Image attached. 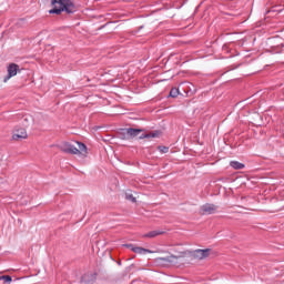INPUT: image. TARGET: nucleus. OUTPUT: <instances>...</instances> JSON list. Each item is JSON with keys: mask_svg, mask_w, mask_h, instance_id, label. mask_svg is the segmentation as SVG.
Wrapping results in <instances>:
<instances>
[{"mask_svg": "<svg viewBox=\"0 0 284 284\" xmlns=\"http://www.w3.org/2000/svg\"><path fill=\"white\" fill-rule=\"evenodd\" d=\"M123 247H128L131 252H134V254H154V251L143 248L141 246H134V244H123Z\"/></svg>", "mask_w": 284, "mask_h": 284, "instance_id": "4", "label": "nucleus"}, {"mask_svg": "<svg viewBox=\"0 0 284 284\" xmlns=\"http://www.w3.org/2000/svg\"><path fill=\"white\" fill-rule=\"evenodd\" d=\"M57 3H59L60 8L54 7L49 10V14H61V12L74 14V12H77V4H74V0H51V6H57Z\"/></svg>", "mask_w": 284, "mask_h": 284, "instance_id": "1", "label": "nucleus"}, {"mask_svg": "<svg viewBox=\"0 0 284 284\" xmlns=\"http://www.w3.org/2000/svg\"><path fill=\"white\" fill-rule=\"evenodd\" d=\"M141 132H144L143 129H134V128H129L126 129V134L129 139H135V136H139Z\"/></svg>", "mask_w": 284, "mask_h": 284, "instance_id": "11", "label": "nucleus"}, {"mask_svg": "<svg viewBox=\"0 0 284 284\" xmlns=\"http://www.w3.org/2000/svg\"><path fill=\"white\" fill-rule=\"evenodd\" d=\"M126 199L129 201H132V203H136V197L132 196V195H126Z\"/></svg>", "mask_w": 284, "mask_h": 284, "instance_id": "19", "label": "nucleus"}, {"mask_svg": "<svg viewBox=\"0 0 284 284\" xmlns=\"http://www.w3.org/2000/svg\"><path fill=\"white\" fill-rule=\"evenodd\" d=\"M165 234L164 231H150L149 233L143 235V239H156V236H161Z\"/></svg>", "mask_w": 284, "mask_h": 284, "instance_id": "12", "label": "nucleus"}, {"mask_svg": "<svg viewBox=\"0 0 284 284\" xmlns=\"http://www.w3.org/2000/svg\"><path fill=\"white\" fill-rule=\"evenodd\" d=\"M97 281V273H85L81 276V283L90 284Z\"/></svg>", "mask_w": 284, "mask_h": 284, "instance_id": "9", "label": "nucleus"}, {"mask_svg": "<svg viewBox=\"0 0 284 284\" xmlns=\"http://www.w3.org/2000/svg\"><path fill=\"white\" fill-rule=\"evenodd\" d=\"M216 210H219V206L215 204L206 203L201 206L200 214H202V216H205V214H215Z\"/></svg>", "mask_w": 284, "mask_h": 284, "instance_id": "6", "label": "nucleus"}, {"mask_svg": "<svg viewBox=\"0 0 284 284\" xmlns=\"http://www.w3.org/2000/svg\"><path fill=\"white\" fill-rule=\"evenodd\" d=\"M158 150L161 154H168V152H170V148L163 145L158 146Z\"/></svg>", "mask_w": 284, "mask_h": 284, "instance_id": "17", "label": "nucleus"}, {"mask_svg": "<svg viewBox=\"0 0 284 284\" xmlns=\"http://www.w3.org/2000/svg\"><path fill=\"white\" fill-rule=\"evenodd\" d=\"M282 9H278V7H272L271 10L267 11V13L270 12H281Z\"/></svg>", "mask_w": 284, "mask_h": 284, "instance_id": "18", "label": "nucleus"}, {"mask_svg": "<svg viewBox=\"0 0 284 284\" xmlns=\"http://www.w3.org/2000/svg\"><path fill=\"white\" fill-rule=\"evenodd\" d=\"M119 139H122V141H128L130 138L128 136V129H120L118 132Z\"/></svg>", "mask_w": 284, "mask_h": 284, "instance_id": "13", "label": "nucleus"}, {"mask_svg": "<svg viewBox=\"0 0 284 284\" xmlns=\"http://www.w3.org/2000/svg\"><path fill=\"white\" fill-rule=\"evenodd\" d=\"M8 74L3 79V83H8L12 77H17V73L19 72V64L17 63H10L7 69Z\"/></svg>", "mask_w": 284, "mask_h": 284, "instance_id": "3", "label": "nucleus"}, {"mask_svg": "<svg viewBox=\"0 0 284 284\" xmlns=\"http://www.w3.org/2000/svg\"><path fill=\"white\" fill-rule=\"evenodd\" d=\"M163 136V131L161 130H154L149 133H143L139 136L140 140L142 139H161Z\"/></svg>", "mask_w": 284, "mask_h": 284, "instance_id": "7", "label": "nucleus"}, {"mask_svg": "<svg viewBox=\"0 0 284 284\" xmlns=\"http://www.w3.org/2000/svg\"><path fill=\"white\" fill-rule=\"evenodd\" d=\"M230 165H231V168H233V170H243L245 168V164H243L239 161H231Z\"/></svg>", "mask_w": 284, "mask_h": 284, "instance_id": "14", "label": "nucleus"}, {"mask_svg": "<svg viewBox=\"0 0 284 284\" xmlns=\"http://www.w3.org/2000/svg\"><path fill=\"white\" fill-rule=\"evenodd\" d=\"M23 139H28V131L26 129H18L12 135L13 141H23Z\"/></svg>", "mask_w": 284, "mask_h": 284, "instance_id": "8", "label": "nucleus"}, {"mask_svg": "<svg viewBox=\"0 0 284 284\" xmlns=\"http://www.w3.org/2000/svg\"><path fill=\"white\" fill-rule=\"evenodd\" d=\"M22 119H23V121H28V118H26V116H23Z\"/></svg>", "mask_w": 284, "mask_h": 284, "instance_id": "20", "label": "nucleus"}, {"mask_svg": "<svg viewBox=\"0 0 284 284\" xmlns=\"http://www.w3.org/2000/svg\"><path fill=\"white\" fill-rule=\"evenodd\" d=\"M0 281H3L4 283H12V276L10 275H1Z\"/></svg>", "mask_w": 284, "mask_h": 284, "instance_id": "16", "label": "nucleus"}, {"mask_svg": "<svg viewBox=\"0 0 284 284\" xmlns=\"http://www.w3.org/2000/svg\"><path fill=\"white\" fill-rule=\"evenodd\" d=\"M210 254H212V248H205V250L197 248L192 252V256L194 258H199L200 261H203V258H207Z\"/></svg>", "mask_w": 284, "mask_h": 284, "instance_id": "5", "label": "nucleus"}, {"mask_svg": "<svg viewBox=\"0 0 284 284\" xmlns=\"http://www.w3.org/2000/svg\"><path fill=\"white\" fill-rule=\"evenodd\" d=\"M180 94V91L178 88H172L170 93H169V97H171L172 99H176V97H179Z\"/></svg>", "mask_w": 284, "mask_h": 284, "instance_id": "15", "label": "nucleus"}, {"mask_svg": "<svg viewBox=\"0 0 284 284\" xmlns=\"http://www.w3.org/2000/svg\"><path fill=\"white\" fill-rule=\"evenodd\" d=\"M180 256H176V255H171V256H168V257H158L155 261L156 263H171V264H174L176 263V261H179Z\"/></svg>", "mask_w": 284, "mask_h": 284, "instance_id": "10", "label": "nucleus"}, {"mask_svg": "<svg viewBox=\"0 0 284 284\" xmlns=\"http://www.w3.org/2000/svg\"><path fill=\"white\" fill-rule=\"evenodd\" d=\"M77 146L71 144L70 142H63L59 148L61 152H64V154H83V156H87L88 154V146L83 142H77Z\"/></svg>", "mask_w": 284, "mask_h": 284, "instance_id": "2", "label": "nucleus"}]
</instances>
